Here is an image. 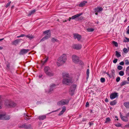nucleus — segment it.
<instances>
[{"mask_svg":"<svg viewBox=\"0 0 129 129\" xmlns=\"http://www.w3.org/2000/svg\"><path fill=\"white\" fill-rule=\"evenodd\" d=\"M6 115V114L5 113L4 117V120H8L10 119V116L9 115Z\"/></svg>","mask_w":129,"mask_h":129,"instance_id":"nucleus-21","label":"nucleus"},{"mask_svg":"<svg viewBox=\"0 0 129 129\" xmlns=\"http://www.w3.org/2000/svg\"><path fill=\"white\" fill-rule=\"evenodd\" d=\"M124 105H129V102H127L124 103Z\"/></svg>","mask_w":129,"mask_h":129,"instance_id":"nucleus-52","label":"nucleus"},{"mask_svg":"<svg viewBox=\"0 0 129 129\" xmlns=\"http://www.w3.org/2000/svg\"><path fill=\"white\" fill-rule=\"evenodd\" d=\"M117 102L115 100L110 103V105H115L116 104Z\"/></svg>","mask_w":129,"mask_h":129,"instance_id":"nucleus-36","label":"nucleus"},{"mask_svg":"<svg viewBox=\"0 0 129 129\" xmlns=\"http://www.w3.org/2000/svg\"><path fill=\"white\" fill-rule=\"evenodd\" d=\"M120 116L121 119L124 121L127 122L128 121V117H127L126 115V116H123L121 114V113H120Z\"/></svg>","mask_w":129,"mask_h":129,"instance_id":"nucleus-9","label":"nucleus"},{"mask_svg":"<svg viewBox=\"0 0 129 129\" xmlns=\"http://www.w3.org/2000/svg\"><path fill=\"white\" fill-rule=\"evenodd\" d=\"M125 38L126 40V41H125V42H129V38L127 37H125Z\"/></svg>","mask_w":129,"mask_h":129,"instance_id":"nucleus-51","label":"nucleus"},{"mask_svg":"<svg viewBox=\"0 0 129 129\" xmlns=\"http://www.w3.org/2000/svg\"><path fill=\"white\" fill-rule=\"evenodd\" d=\"M72 81V78H64L62 80L63 84L68 85V83H71Z\"/></svg>","mask_w":129,"mask_h":129,"instance_id":"nucleus-6","label":"nucleus"},{"mask_svg":"<svg viewBox=\"0 0 129 129\" xmlns=\"http://www.w3.org/2000/svg\"><path fill=\"white\" fill-rule=\"evenodd\" d=\"M55 85L53 84H51L50 86V88L49 90V91H46V92L47 93H50L51 91L53 90V88L55 87Z\"/></svg>","mask_w":129,"mask_h":129,"instance_id":"nucleus-13","label":"nucleus"},{"mask_svg":"<svg viewBox=\"0 0 129 129\" xmlns=\"http://www.w3.org/2000/svg\"><path fill=\"white\" fill-rule=\"evenodd\" d=\"M115 119H116L117 120H118V117L117 116H115Z\"/></svg>","mask_w":129,"mask_h":129,"instance_id":"nucleus-59","label":"nucleus"},{"mask_svg":"<svg viewBox=\"0 0 129 129\" xmlns=\"http://www.w3.org/2000/svg\"><path fill=\"white\" fill-rule=\"evenodd\" d=\"M7 107H8L9 108H11V107H12L13 106V105H7Z\"/></svg>","mask_w":129,"mask_h":129,"instance_id":"nucleus-55","label":"nucleus"},{"mask_svg":"<svg viewBox=\"0 0 129 129\" xmlns=\"http://www.w3.org/2000/svg\"><path fill=\"white\" fill-rule=\"evenodd\" d=\"M5 105H14V102L11 100H5Z\"/></svg>","mask_w":129,"mask_h":129,"instance_id":"nucleus-10","label":"nucleus"},{"mask_svg":"<svg viewBox=\"0 0 129 129\" xmlns=\"http://www.w3.org/2000/svg\"><path fill=\"white\" fill-rule=\"evenodd\" d=\"M44 72L47 76H52L54 75L53 72L52 71L49 67L48 66H45L44 69Z\"/></svg>","mask_w":129,"mask_h":129,"instance_id":"nucleus-2","label":"nucleus"},{"mask_svg":"<svg viewBox=\"0 0 129 129\" xmlns=\"http://www.w3.org/2000/svg\"><path fill=\"white\" fill-rule=\"evenodd\" d=\"M117 59L116 58L114 59L113 61V62L114 63H116L117 61Z\"/></svg>","mask_w":129,"mask_h":129,"instance_id":"nucleus-46","label":"nucleus"},{"mask_svg":"<svg viewBox=\"0 0 129 129\" xmlns=\"http://www.w3.org/2000/svg\"><path fill=\"white\" fill-rule=\"evenodd\" d=\"M105 101L106 102H107L108 101V100L107 99H106L105 100Z\"/></svg>","mask_w":129,"mask_h":129,"instance_id":"nucleus-63","label":"nucleus"},{"mask_svg":"<svg viewBox=\"0 0 129 129\" xmlns=\"http://www.w3.org/2000/svg\"><path fill=\"white\" fill-rule=\"evenodd\" d=\"M100 80L102 83H104L105 81V79L104 78H101Z\"/></svg>","mask_w":129,"mask_h":129,"instance_id":"nucleus-40","label":"nucleus"},{"mask_svg":"<svg viewBox=\"0 0 129 129\" xmlns=\"http://www.w3.org/2000/svg\"><path fill=\"white\" fill-rule=\"evenodd\" d=\"M5 113L2 114H0V120H4V117Z\"/></svg>","mask_w":129,"mask_h":129,"instance_id":"nucleus-25","label":"nucleus"},{"mask_svg":"<svg viewBox=\"0 0 129 129\" xmlns=\"http://www.w3.org/2000/svg\"><path fill=\"white\" fill-rule=\"evenodd\" d=\"M103 10V8L101 7H98L94 9V10L95 12H99Z\"/></svg>","mask_w":129,"mask_h":129,"instance_id":"nucleus-16","label":"nucleus"},{"mask_svg":"<svg viewBox=\"0 0 129 129\" xmlns=\"http://www.w3.org/2000/svg\"><path fill=\"white\" fill-rule=\"evenodd\" d=\"M126 71L128 72L129 71V66L126 68Z\"/></svg>","mask_w":129,"mask_h":129,"instance_id":"nucleus-53","label":"nucleus"},{"mask_svg":"<svg viewBox=\"0 0 129 129\" xmlns=\"http://www.w3.org/2000/svg\"><path fill=\"white\" fill-rule=\"evenodd\" d=\"M66 108L65 106H63L62 108V110L58 114L59 116H60L63 114L64 112L66 110Z\"/></svg>","mask_w":129,"mask_h":129,"instance_id":"nucleus-15","label":"nucleus"},{"mask_svg":"<svg viewBox=\"0 0 129 129\" xmlns=\"http://www.w3.org/2000/svg\"><path fill=\"white\" fill-rule=\"evenodd\" d=\"M43 33L46 34V35L43 38V39L41 40V41H44L46 39H48L51 36V33L49 30H48L45 31Z\"/></svg>","mask_w":129,"mask_h":129,"instance_id":"nucleus-3","label":"nucleus"},{"mask_svg":"<svg viewBox=\"0 0 129 129\" xmlns=\"http://www.w3.org/2000/svg\"><path fill=\"white\" fill-rule=\"evenodd\" d=\"M72 58L73 62L75 63H77L79 61V57L76 55H73L72 56Z\"/></svg>","mask_w":129,"mask_h":129,"instance_id":"nucleus-5","label":"nucleus"},{"mask_svg":"<svg viewBox=\"0 0 129 129\" xmlns=\"http://www.w3.org/2000/svg\"><path fill=\"white\" fill-rule=\"evenodd\" d=\"M89 124L90 125V126L91 125H93V123L90 122H89Z\"/></svg>","mask_w":129,"mask_h":129,"instance_id":"nucleus-54","label":"nucleus"},{"mask_svg":"<svg viewBox=\"0 0 129 129\" xmlns=\"http://www.w3.org/2000/svg\"><path fill=\"white\" fill-rule=\"evenodd\" d=\"M11 3V2L10 1L6 5V8L8 7L9 6H10Z\"/></svg>","mask_w":129,"mask_h":129,"instance_id":"nucleus-42","label":"nucleus"},{"mask_svg":"<svg viewBox=\"0 0 129 129\" xmlns=\"http://www.w3.org/2000/svg\"><path fill=\"white\" fill-rule=\"evenodd\" d=\"M125 107L127 108H129V105H125Z\"/></svg>","mask_w":129,"mask_h":129,"instance_id":"nucleus-57","label":"nucleus"},{"mask_svg":"<svg viewBox=\"0 0 129 129\" xmlns=\"http://www.w3.org/2000/svg\"><path fill=\"white\" fill-rule=\"evenodd\" d=\"M87 30L88 32H92L94 30V29L91 28H89L87 29Z\"/></svg>","mask_w":129,"mask_h":129,"instance_id":"nucleus-35","label":"nucleus"},{"mask_svg":"<svg viewBox=\"0 0 129 129\" xmlns=\"http://www.w3.org/2000/svg\"><path fill=\"white\" fill-rule=\"evenodd\" d=\"M82 46L80 44H73L72 46L73 48L77 50H79L81 49Z\"/></svg>","mask_w":129,"mask_h":129,"instance_id":"nucleus-8","label":"nucleus"},{"mask_svg":"<svg viewBox=\"0 0 129 129\" xmlns=\"http://www.w3.org/2000/svg\"><path fill=\"white\" fill-rule=\"evenodd\" d=\"M126 115H127V117H129V112L127 113Z\"/></svg>","mask_w":129,"mask_h":129,"instance_id":"nucleus-58","label":"nucleus"},{"mask_svg":"<svg viewBox=\"0 0 129 129\" xmlns=\"http://www.w3.org/2000/svg\"><path fill=\"white\" fill-rule=\"evenodd\" d=\"M5 100H0V105H5Z\"/></svg>","mask_w":129,"mask_h":129,"instance_id":"nucleus-37","label":"nucleus"},{"mask_svg":"<svg viewBox=\"0 0 129 129\" xmlns=\"http://www.w3.org/2000/svg\"><path fill=\"white\" fill-rule=\"evenodd\" d=\"M76 84H73L71 86L69 91V93L71 95H73L74 94L75 90L76 88Z\"/></svg>","mask_w":129,"mask_h":129,"instance_id":"nucleus-4","label":"nucleus"},{"mask_svg":"<svg viewBox=\"0 0 129 129\" xmlns=\"http://www.w3.org/2000/svg\"><path fill=\"white\" fill-rule=\"evenodd\" d=\"M42 75H40L39 76V78H42Z\"/></svg>","mask_w":129,"mask_h":129,"instance_id":"nucleus-62","label":"nucleus"},{"mask_svg":"<svg viewBox=\"0 0 129 129\" xmlns=\"http://www.w3.org/2000/svg\"><path fill=\"white\" fill-rule=\"evenodd\" d=\"M51 41L53 42H58V40L54 38H52V39Z\"/></svg>","mask_w":129,"mask_h":129,"instance_id":"nucleus-31","label":"nucleus"},{"mask_svg":"<svg viewBox=\"0 0 129 129\" xmlns=\"http://www.w3.org/2000/svg\"><path fill=\"white\" fill-rule=\"evenodd\" d=\"M115 55L117 58L121 56L120 53L117 51H115Z\"/></svg>","mask_w":129,"mask_h":129,"instance_id":"nucleus-23","label":"nucleus"},{"mask_svg":"<svg viewBox=\"0 0 129 129\" xmlns=\"http://www.w3.org/2000/svg\"><path fill=\"white\" fill-rule=\"evenodd\" d=\"M71 19H72L71 17H70L69 18V19H68L69 21H70Z\"/></svg>","mask_w":129,"mask_h":129,"instance_id":"nucleus-64","label":"nucleus"},{"mask_svg":"<svg viewBox=\"0 0 129 129\" xmlns=\"http://www.w3.org/2000/svg\"><path fill=\"white\" fill-rule=\"evenodd\" d=\"M129 83L127 82L126 81H124L120 83V85L121 86H123L127 84H128Z\"/></svg>","mask_w":129,"mask_h":129,"instance_id":"nucleus-24","label":"nucleus"},{"mask_svg":"<svg viewBox=\"0 0 129 129\" xmlns=\"http://www.w3.org/2000/svg\"><path fill=\"white\" fill-rule=\"evenodd\" d=\"M24 128L26 129L29 128H30L31 127V125L30 124L26 125L25 124Z\"/></svg>","mask_w":129,"mask_h":129,"instance_id":"nucleus-26","label":"nucleus"},{"mask_svg":"<svg viewBox=\"0 0 129 129\" xmlns=\"http://www.w3.org/2000/svg\"><path fill=\"white\" fill-rule=\"evenodd\" d=\"M124 64V62L123 61H121L120 62L119 64L121 65H123Z\"/></svg>","mask_w":129,"mask_h":129,"instance_id":"nucleus-50","label":"nucleus"},{"mask_svg":"<svg viewBox=\"0 0 129 129\" xmlns=\"http://www.w3.org/2000/svg\"><path fill=\"white\" fill-rule=\"evenodd\" d=\"M26 35H25L22 34L19 36H17V38H20V37H25V36L26 37Z\"/></svg>","mask_w":129,"mask_h":129,"instance_id":"nucleus-41","label":"nucleus"},{"mask_svg":"<svg viewBox=\"0 0 129 129\" xmlns=\"http://www.w3.org/2000/svg\"><path fill=\"white\" fill-rule=\"evenodd\" d=\"M114 124L115 126L118 127L121 126V125L120 123H115Z\"/></svg>","mask_w":129,"mask_h":129,"instance_id":"nucleus-34","label":"nucleus"},{"mask_svg":"<svg viewBox=\"0 0 129 129\" xmlns=\"http://www.w3.org/2000/svg\"><path fill=\"white\" fill-rule=\"evenodd\" d=\"M111 121V119L109 117L107 118L105 121V123H106L109 122Z\"/></svg>","mask_w":129,"mask_h":129,"instance_id":"nucleus-29","label":"nucleus"},{"mask_svg":"<svg viewBox=\"0 0 129 129\" xmlns=\"http://www.w3.org/2000/svg\"><path fill=\"white\" fill-rule=\"evenodd\" d=\"M89 75V69H88L86 71V75Z\"/></svg>","mask_w":129,"mask_h":129,"instance_id":"nucleus-47","label":"nucleus"},{"mask_svg":"<svg viewBox=\"0 0 129 129\" xmlns=\"http://www.w3.org/2000/svg\"><path fill=\"white\" fill-rule=\"evenodd\" d=\"M36 11V10L35 9H34L33 10L29 12V13L28 14V15L30 16L32 14H33Z\"/></svg>","mask_w":129,"mask_h":129,"instance_id":"nucleus-27","label":"nucleus"},{"mask_svg":"<svg viewBox=\"0 0 129 129\" xmlns=\"http://www.w3.org/2000/svg\"><path fill=\"white\" fill-rule=\"evenodd\" d=\"M25 124H23L22 125L19 126V127L20 128H24Z\"/></svg>","mask_w":129,"mask_h":129,"instance_id":"nucleus-45","label":"nucleus"},{"mask_svg":"<svg viewBox=\"0 0 129 129\" xmlns=\"http://www.w3.org/2000/svg\"><path fill=\"white\" fill-rule=\"evenodd\" d=\"M122 67L120 66H118L117 67V69L119 70H121L122 69Z\"/></svg>","mask_w":129,"mask_h":129,"instance_id":"nucleus-43","label":"nucleus"},{"mask_svg":"<svg viewBox=\"0 0 129 129\" xmlns=\"http://www.w3.org/2000/svg\"><path fill=\"white\" fill-rule=\"evenodd\" d=\"M62 76L64 78H72L70 77L69 74L67 73H62Z\"/></svg>","mask_w":129,"mask_h":129,"instance_id":"nucleus-14","label":"nucleus"},{"mask_svg":"<svg viewBox=\"0 0 129 129\" xmlns=\"http://www.w3.org/2000/svg\"><path fill=\"white\" fill-rule=\"evenodd\" d=\"M125 63L126 65H128L129 64V61L128 60H125Z\"/></svg>","mask_w":129,"mask_h":129,"instance_id":"nucleus-44","label":"nucleus"},{"mask_svg":"<svg viewBox=\"0 0 129 129\" xmlns=\"http://www.w3.org/2000/svg\"><path fill=\"white\" fill-rule=\"evenodd\" d=\"M126 33L127 34H129V29H128L126 32Z\"/></svg>","mask_w":129,"mask_h":129,"instance_id":"nucleus-56","label":"nucleus"},{"mask_svg":"<svg viewBox=\"0 0 129 129\" xmlns=\"http://www.w3.org/2000/svg\"><path fill=\"white\" fill-rule=\"evenodd\" d=\"M7 67L8 68V69H9V67H10L9 65V64H8L7 65Z\"/></svg>","mask_w":129,"mask_h":129,"instance_id":"nucleus-61","label":"nucleus"},{"mask_svg":"<svg viewBox=\"0 0 129 129\" xmlns=\"http://www.w3.org/2000/svg\"><path fill=\"white\" fill-rule=\"evenodd\" d=\"M78 63H79L80 65H82V64H83V62H82V61H79V62Z\"/></svg>","mask_w":129,"mask_h":129,"instance_id":"nucleus-49","label":"nucleus"},{"mask_svg":"<svg viewBox=\"0 0 129 129\" xmlns=\"http://www.w3.org/2000/svg\"><path fill=\"white\" fill-rule=\"evenodd\" d=\"M68 101L65 100H63L57 102V105H64L68 104Z\"/></svg>","mask_w":129,"mask_h":129,"instance_id":"nucleus-7","label":"nucleus"},{"mask_svg":"<svg viewBox=\"0 0 129 129\" xmlns=\"http://www.w3.org/2000/svg\"><path fill=\"white\" fill-rule=\"evenodd\" d=\"M46 118L45 115H42L39 116L38 119L40 120H43L45 119Z\"/></svg>","mask_w":129,"mask_h":129,"instance_id":"nucleus-22","label":"nucleus"},{"mask_svg":"<svg viewBox=\"0 0 129 129\" xmlns=\"http://www.w3.org/2000/svg\"><path fill=\"white\" fill-rule=\"evenodd\" d=\"M113 44L115 45L116 47H117L118 46V43L116 42L115 41H113L112 42Z\"/></svg>","mask_w":129,"mask_h":129,"instance_id":"nucleus-39","label":"nucleus"},{"mask_svg":"<svg viewBox=\"0 0 129 129\" xmlns=\"http://www.w3.org/2000/svg\"><path fill=\"white\" fill-rule=\"evenodd\" d=\"M87 120V119L85 118H83L82 120L83 121H86Z\"/></svg>","mask_w":129,"mask_h":129,"instance_id":"nucleus-60","label":"nucleus"},{"mask_svg":"<svg viewBox=\"0 0 129 129\" xmlns=\"http://www.w3.org/2000/svg\"><path fill=\"white\" fill-rule=\"evenodd\" d=\"M124 72L122 71H121L119 73V74L120 76H123L124 75Z\"/></svg>","mask_w":129,"mask_h":129,"instance_id":"nucleus-33","label":"nucleus"},{"mask_svg":"<svg viewBox=\"0 0 129 129\" xmlns=\"http://www.w3.org/2000/svg\"><path fill=\"white\" fill-rule=\"evenodd\" d=\"M20 40H21L20 39L16 40L12 42V44L13 45H16L18 44V43L20 41Z\"/></svg>","mask_w":129,"mask_h":129,"instance_id":"nucleus-19","label":"nucleus"},{"mask_svg":"<svg viewBox=\"0 0 129 129\" xmlns=\"http://www.w3.org/2000/svg\"><path fill=\"white\" fill-rule=\"evenodd\" d=\"M120 80V78L119 77H117L116 79V81L117 82H118Z\"/></svg>","mask_w":129,"mask_h":129,"instance_id":"nucleus-48","label":"nucleus"},{"mask_svg":"<svg viewBox=\"0 0 129 129\" xmlns=\"http://www.w3.org/2000/svg\"><path fill=\"white\" fill-rule=\"evenodd\" d=\"M82 14V13H80L78 14L75 15L71 17L72 19H74L75 18L80 16Z\"/></svg>","mask_w":129,"mask_h":129,"instance_id":"nucleus-18","label":"nucleus"},{"mask_svg":"<svg viewBox=\"0 0 129 129\" xmlns=\"http://www.w3.org/2000/svg\"><path fill=\"white\" fill-rule=\"evenodd\" d=\"M118 96V93H112L110 95V98L111 99H113Z\"/></svg>","mask_w":129,"mask_h":129,"instance_id":"nucleus-12","label":"nucleus"},{"mask_svg":"<svg viewBox=\"0 0 129 129\" xmlns=\"http://www.w3.org/2000/svg\"><path fill=\"white\" fill-rule=\"evenodd\" d=\"M128 49H127L126 48H123V52L125 53H127L128 52Z\"/></svg>","mask_w":129,"mask_h":129,"instance_id":"nucleus-32","label":"nucleus"},{"mask_svg":"<svg viewBox=\"0 0 129 129\" xmlns=\"http://www.w3.org/2000/svg\"><path fill=\"white\" fill-rule=\"evenodd\" d=\"M87 3V2L86 1H83L79 4L78 6L79 7H82L84 6Z\"/></svg>","mask_w":129,"mask_h":129,"instance_id":"nucleus-20","label":"nucleus"},{"mask_svg":"<svg viewBox=\"0 0 129 129\" xmlns=\"http://www.w3.org/2000/svg\"><path fill=\"white\" fill-rule=\"evenodd\" d=\"M26 37L28 38L30 40H31L33 39L34 37L32 35L29 36V35H26Z\"/></svg>","mask_w":129,"mask_h":129,"instance_id":"nucleus-30","label":"nucleus"},{"mask_svg":"<svg viewBox=\"0 0 129 129\" xmlns=\"http://www.w3.org/2000/svg\"><path fill=\"white\" fill-rule=\"evenodd\" d=\"M74 38L75 39H77L78 41L80 40L81 39V37L80 35L78 34H74Z\"/></svg>","mask_w":129,"mask_h":129,"instance_id":"nucleus-17","label":"nucleus"},{"mask_svg":"<svg viewBox=\"0 0 129 129\" xmlns=\"http://www.w3.org/2000/svg\"><path fill=\"white\" fill-rule=\"evenodd\" d=\"M29 51V50L28 49H22L20 50L19 54L20 55H23L27 53Z\"/></svg>","mask_w":129,"mask_h":129,"instance_id":"nucleus-11","label":"nucleus"},{"mask_svg":"<svg viewBox=\"0 0 129 129\" xmlns=\"http://www.w3.org/2000/svg\"><path fill=\"white\" fill-rule=\"evenodd\" d=\"M24 117H25V119L26 120H29L30 119V118H27V117H29V115H26L25 114V113L24 114Z\"/></svg>","mask_w":129,"mask_h":129,"instance_id":"nucleus-28","label":"nucleus"},{"mask_svg":"<svg viewBox=\"0 0 129 129\" xmlns=\"http://www.w3.org/2000/svg\"><path fill=\"white\" fill-rule=\"evenodd\" d=\"M48 60V58H47L44 61H41L42 63L43 64L45 63Z\"/></svg>","mask_w":129,"mask_h":129,"instance_id":"nucleus-38","label":"nucleus"},{"mask_svg":"<svg viewBox=\"0 0 129 129\" xmlns=\"http://www.w3.org/2000/svg\"><path fill=\"white\" fill-rule=\"evenodd\" d=\"M67 60V56L65 54H63L58 58L57 62V65L58 66H61Z\"/></svg>","mask_w":129,"mask_h":129,"instance_id":"nucleus-1","label":"nucleus"}]
</instances>
